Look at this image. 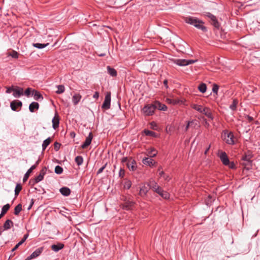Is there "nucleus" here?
Returning <instances> with one entry per match:
<instances>
[{"instance_id": "nucleus-1", "label": "nucleus", "mask_w": 260, "mask_h": 260, "mask_svg": "<svg viewBox=\"0 0 260 260\" xmlns=\"http://www.w3.org/2000/svg\"><path fill=\"white\" fill-rule=\"evenodd\" d=\"M184 21L190 25H192L202 31H206V27L204 25V22L201 20L192 16H187L184 18Z\"/></svg>"}, {"instance_id": "nucleus-2", "label": "nucleus", "mask_w": 260, "mask_h": 260, "mask_svg": "<svg viewBox=\"0 0 260 260\" xmlns=\"http://www.w3.org/2000/svg\"><path fill=\"white\" fill-rule=\"evenodd\" d=\"M156 110V106L154 104H148L144 106L142 109L143 113L146 116L152 115Z\"/></svg>"}, {"instance_id": "nucleus-3", "label": "nucleus", "mask_w": 260, "mask_h": 260, "mask_svg": "<svg viewBox=\"0 0 260 260\" xmlns=\"http://www.w3.org/2000/svg\"><path fill=\"white\" fill-rule=\"evenodd\" d=\"M204 16L209 19V21L213 26L216 28H219L220 24L215 16L209 12L205 13Z\"/></svg>"}, {"instance_id": "nucleus-4", "label": "nucleus", "mask_w": 260, "mask_h": 260, "mask_svg": "<svg viewBox=\"0 0 260 260\" xmlns=\"http://www.w3.org/2000/svg\"><path fill=\"white\" fill-rule=\"evenodd\" d=\"M47 168L46 167H44L42 168V169L40 171L39 175L36 177L34 179L30 180L29 183H32V185H34L41 181H42L44 175L46 173Z\"/></svg>"}, {"instance_id": "nucleus-5", "label": "nucleus", "mask_w": 260, "mask_h": 260, "mask_svg": "<svg viewBox=\"0 0 260 260\" xmlns=\"http://www.w3.org/2000/svg\"><path fill=\"white\" fill-rule=\"evenodd\" d=\"M111 103V93L110 92H107L104 101L102 104V108L105 110H108L110 108Z\"/></svg>"}, {"instance_id": "nucleus-6", "label": "nucleus", "mask_w": 260, "mask_h": 260, "mask_svg": "<svg viewBox=\"0 0 260 260\" xmlns=\"http://www.w3.org/2000/svg\"><path fill=\"white\" fill-rule=\"evenodd\" d=\"M224 140L226 143L229 145L234 144V136L232 132L226 131L224 133Z\"/></svg>"}, {"instance_id": "nucleus-7", "label": "nucleus", "mask_w": 260, "mask_h": 260, "mask_svg": "<svg viewBox=\"0 0 260 260\" xmlns=\"http://www.w3.org/2000/svg\"><path fill=\"white\" fill-rule=\"evenodd\" d=\"M174 63L180 66H185L194 63L195 60H186L183 59H177L174 60Z\"/></svg>"}, {"instance_id": "nucleus-8", "label": "nucleus", "mask_w": 260, "mask_h": 260, "mask_svg": "<svg viewBox=\"0 0 260 260\" xmlns=\"http://www.w3.org/2000/svg\"><path fill=\"white\" fill-rule=\"evenodd\" d=\"M44 248L43 247L37 248L25 260H31L39 256L43 252Z\"/></svg>"}, {"instance_id": "nucleus-9", "label": "nucleus", "mask_w": 260, "mask_h": 260, "mask_svg": "<svg viewBox=\"0 0 260 260\" xmlns=\"http://www.w3.org/2000/svg\"><path fill=\"white\" fill-rule=\"evenodd\" d=\"M22 106V103L18 100H14L10 103V107L13 111H17V108H21Z\"/></svg>"}, {"instance_id": "nucleus-10", "label": "nucleus", "mask_w": 260, "mask_h": 260, "mask_svg": "<svg viewBox=\"0 0 260 260\" xmlns=\"http://www.w3.org/2000/svg\"><path fill=\"white\" fill-rule=\"evenodd\" d=\"M218 156L224 165L227 166L229 164V159L225 152L219 153Z\"/></svg>"}, {"instance_id": "nucleus-11", "label": "nucleus", "mask_w": 260, "mask_h": 260, "mask_svg": "<svg viewBox=\"0 0 260 260\" xmlns=\"http://www.w3.org/2000/svg\"><path fill=\"white\" fill-rule=\"evenodd\" d=\"M126 166L128 169L132 171L136 170L137 168L136 162L134 159H132V158H129L128 162H127Z\"/></svg>"}, {"instance_id": "nucleus-12", "label": "nucleus", "mask_w": 260, "mask_h": 260, "mask_svg": "<svg viewBox=\"0 0 260 260\" xmlns=\"http://www.w3.org/2000/svg\"><path fill=\"white\" fill-rule=\"evenodd\" d=\"M92 138H93V136H92V133L90 132L89 134L88 137H86L85 142L82 145V146H81L82 148L85 149V148H87L91 144Z\"/></svg>"}, {"instance_id": "nucleus-13", "label": "nucleus", "mask_w": 260, "mask_h": 260, "mask_svg": "<svg viewBox=\"0 0 260 260\" xmlns=\"http://www.w3.org/2000/svg\"><path fill=\"white\" fill-rule=\"evenodd\" d=\"M201 113L204 114L208 118L212 120L213 119V116L212 114L211 110L208 107H204Z\"/></svg>"}, {"instance_id": "nucleus-14", "label": "nucleus", "mask_w": 260, "mask_h": 260, "mask_svg": "<svg viewBox=\"0 0 260 260\" xmlns=\"http://www.w3.org/2000/svg\"><path fill=\"white\" fill-rule=\"evenodd\" d=\"M52 127L54 129H56L59 126V118L57 113H55L54 117L53 118L52 120Z\"/></svg>"}, {"instance_id": "nucleus-15", "label": "nucleus", "mask_w": 260, "mask_h": 260, "mask_svg": "<svg viewBox=\"0 0 260 260\" xmlns=\"http://www.w3.org/2000/svg\"><path fill=\"white\" fill-rule=\"evenodd\" d=\"M142 162L144 165L150 167L153 166L156 164V162L151 157H145L143 158Z\"/></svg>"}, {"instance_id": "nucleus-16", "label": "nucleus", "mask_w": 260, "mask_h": 260, "mask_svg": "<svg viewBox=\"0 0 260 260\" xmlns=\"http://www.w3.org/2000/svg\"><path fill=\"white\" fill-rule=\"evenodd\" d=\"M13 96L15 98H19L23 94V90L22 88L16 87L13 89Z\"/></svg>"}, {"instance_id": "nucleus-17", "label": "nucleus", "mask_w": 260, "mask_h": 260, "mask_svg": "<svg viewBox=\"0 0 260 260\" xmlns=\"http://www.w3.org/2000/svg\"><path fill=\"white\" fill-rule=\"evenodd\" d=\"M39 108V104L37 102H33L29 106V110L31 112H34Z\"/></svg>"}, {"instance_id": "nucleus-18", "label": "nucleus", "mask_w": 260, "mask_h": 260, "mask_svg": "<svg viewBox=\"0 0 260 260\" xmlns=\"http://www.w3.org/2000/svg\"><path fill=\"white\" fill-rule=\"evenodd\" d=\"M64 247V244L61 243H58L57 244L52 245L51 246V249L57 252L59 250L62 249Z\"/></svg>"}, {"instance_id": "nucleus-19", "label": "nucleus", "mask_w": 260, "mask_h": 260, "mask_svg": "<svg viewBox=\"0 0 260 260\" xmlns=\"http://www.w3.org/2000/svg\"><path fill=\"white\" fill-rule=\"evenodd\" d=\"M13 226V222L10 219H8L4 223L3 231L8 230L10 229Z\"/></svg>"}, {"instance_id": "nucleus-20", "label": "nucleus", "mask_w": 260, "mask_h": 260, "mask_svg": "<svg viewBox=\"0 0 260 260\" xmlns=\"http://www.w3.org/2000/svg\"><path fill=\"white\" fill-rule=\"evenodd\" d=\"M149 188L145 185L143 186L140 188L139 191V194L141 197H143L146 196L147 192H148Z\"/></svg>"}, {"instance_id": "nucleus-21", "label": "nucleus", "mask_w": 260, "mask_h": 260, "mask_svg": "<svg viewBox=\"0 0 260 260\" xmlns=\"http://www.w3.org/2000/svg\"><path fill=\"white\" fill-rule=\"evenodd\" d=\"M59 190L60 193L66 197H68L71 194V190L67 187H61Z\"/></svg>"}, {"instance_id": "nucleus-22", "label": "nucleus", "mask_w": 260, "mask_h": 260, "mask_svg": "<svg viewBox=\"0 0 260 260\" xmlns=\"http://www.w3.org/2000/svg\"><path fill=\"white\" fill-rule=\"evenodd\" d=\"M32 94L34 95V99L36 101H42L43 100L42 95L37 90H33Z\"/></svg>"}, {"instance_id": "nucleus-23", "label": "nucleus", "mask_w": 260, "mask_h": 260, "mask_svg": "<svg viewBox=\"0 0 260 260\" xmlns=\"http://www.w3.org/2000/svg\"><path fill=\"white\" fill-rule=\"evenodd\" d=\"M155 106H156V109L158 108L160 110L162 111H167V107L166 105L160 103L159 102H156L154 103Z\"/></svg>"}, {"instance_id": "nucleus-24", "label": "nucleus", "mask_w": 260, "mask_h": 260, "mask_svg": "<svg viewBox=\"0 0 260 260\" xmlns=\"http://www.w3.org/2000/svg\"><path fill=\"white\" fill-rule=\"evenodd\" d=\"M82 96L79 93H76L72 98V101L74 105H76L80 102Z\"/></svg>"}, {"instance_id": "nucleus-25", "label": "nucleus", "mask_w": 260, "mask_h": 260, "mask_svg": "<svg viewBox=\"0 0 260 260\" xmlns=\"http://www.w3.org/2000/svg\"><path fill=\"white\" fill-rule=\"evenodd\" d=\"M36 169V167L35 166H32L26 172V173L25 174L23 178V181L25 182L28 178L30 174L32 172V171Z\"/></svg>"}, {"instance_id": "nucleus-26", "label": "nucleus", "mask_w": 260, "mask_h": 260, "mask_svg": "<svg viewBox=\"0 0 260 260\" xmlns=\"http://www.w3.org/2000/svg\"><path fill=\"white\" fill-rule=\"evenodd\" d=\"M148 186H149V189H152L153 191H154V190H156L157 187H159L157 182L153 180L149 181Z\"/></svg>"}, {"instance_id": "nucleus-27", "label": "nucleus", "mask_w": 260, "mask_h": 260, "mask_svg": "<svg viewBox=\"0 0 260 260\" xmlns=\"http://www.w3.org/2000/svg\"><path fill=\"white\" fill-rule=\"evenodd\" d=\"M107 72L108 74L112 77H116L117 76V71L110 66H107Z\"/></svg>"}, {"instance_id": "nucleus-28", "label": "nucleus", "mask_w": 260, "mask_h": 260, "mask_svg": "<svg viewBox=\"0 0 260 260\" xmlns=\"http://www.w3.org/2000/svg\"><path fill=\"white\" fill-rule=\"evenodd\" d=\"M191 107L196 110V111H198L199 112L201 113L202 111V110L204 107L202 106V105L192 104L191 105Z\"/></svg>"}, {"instance_id": "nucleus-29", "label": "nucleus", "mask_w": 260, "mask_h": 260, "mask_svg": "<svg viewBox=\"0 0 260 260\" xmlns=\"http://www.w3.org/2000/svg\"><path fill=\"white\" fill-rule=\"evenodd\" d=\"M238 104V100L237 99H234L233 100L232 104L230 106V108L233 111H236L237 110V106Z\"/></svg>"}, {"instance_id": "nucleus-30", "label": "nucleus", "mask_w": 260, "mask_h": 260, "mask_svg": "<svg viewBox=\"0 0 260 260\" xmlns=\"http://www.w3.org/2000/svg\"><path fill=\"white\" fill-rule=\"evenodd\" d=\"M51 143V139L50 138H48L46 140L43 141L42 144V149L43 150H45L47 147Z\"/></svg>"}, {"instance_id": "nucleus-31", "label": "nucleus", "mask_w": 260, "mask_h": 260, "mask_svg": "<svg viewBox=\"0 0 260 260\" xmlns=\"http://www.w3.org/2000/svg\"><path fill=\"white\" fill-rule=\"evenodd\" d=\"M193 124L197 125V121L195 120H193L191 121H189L187 122V123L185 127L184 131L185 132H187L189 127V126H192Z\"/></svg>"}, {"instance_id": "nucleus-32", "label": "nucleus", "mask_w": 260, "mask_h": 260, "mask_svg": "<svg viewBox=\"0 0 260 260\" xmlns=\"http://www.w3.org/2000/svg\"><path fill=\"white\" fill-rule=\"evenodd\" d=\"M22 210V205L21 204L17 205L14 208V214L15 215H18Z\"/></svg>"}, {"instance_id": "nucleus-33", "label": "nucleus", "mask_w": 260, "mask_h": 260, "mask_svg": "<svg viewBox=\"0 0 260 260\" xmlns=\"http://www.w3.org/2000/svg\"><path fill=\"white\" fill-rule=\"evenodd\" d=\"M144 133L146 136H151L153 137H156V134L155 132L148 129H145L144 131Z\"/></svg>"}, {"instance_id": "nucleus-34", "label": "nucleus", "mask_w": 260, "mask_h": 260, "mask_svg": "<svg viewBox=\"0 0 260 260\" xmlns=\"http://www.w3.org/2000/svg\"><path fill=\"white\" fill-rule=\"evenodd\" d=\"M198 89L202 93H205L207 89V86L205 83H201L198 86Z\"/></svg>"}, {"instance_id": "nucleus-35", "label": "nucleus", "mask_w": 260, "mask_h": 260, "mask_svg": "<svg viewBox=\"0 0 260 260\" xmlns=\"http://www.w3.org/2000/svg\"><path fill=\"white\" fill-rule=\"evenodd\" d=\"M159 175L160 177H163L164 179L167 181H169L171 179V177L169 175L165 174L164 171H160L159 173Z\"/></svg>"}, {"instance_id": "nucleus-36", "label": "nucleus", "mask_w": 260, "mask_h": 260, "mask_svg": "<svg viewBox=\"0 0 260 260\" xmlns=\"http://www.w3.org/2000/svg\"><path fill=\"white\" fill-rule=\"evenodd\" d=\"M49 44H41V43H33L32 46L34 47L37 48L38 49H42L46 47Z\"/></svg>"}, {"instance_id": "nucleus-37", "label": "nucleus", "mask_w": 260, "mask_h": 260, "mask_svg": "<svg viewBox=\"0 0 260 260\" xmlns=\"http://www.w3.org/2000/svg\"><path fill=\"white\" fill-rule=\"evenodd\" d=\"M157 152L154 148H151L150 150L148 151V155L150 157H153L155 156Z\"/></svg>"}, {"instance_id": "nucleus-38", "label": "nucleus", "mask_w": 260, "mask_h": 260, "mask_svg": "<svg viewBox=\"0 0 260 260\" xmlns=\"http://www.w3.org/2000/svg\"><path fill=\"white\" fill-rule=\"evenodd\" d=\"M75 161L76 163L78 165V166H80L82 164L83 161V159L82 156H77L76 157L75 159Z\"/></svg>"}, {"instance_id": "nucleus-39", "label": "nucleus", "mask_w": 260, "mask_h": 260, "mask_svg": "<svg viewBox=\"0 0 260 260\" xmlns=\"http://www.w3.org/2000/svg\"><path fill=\"white\" fill-rule=\"evenodd\" d=\"M57 88L58 89V90L56 91V93L57 94H61L64 91L65 88L64 86L62 85H57Z\"/></svg>"}, {"instance_id": "nucleus-40", "label": "nucleus", "mask_w": 260, "mask_h": 260, "mask_svg": "<svg viewBox=\"0 0 260 260\" xmlns=\"http://www.w3.org/2000/svg\"><path fill=\"white\" fill-rule=\"evenodd\" d=\"M22 189V186L20 184H17L15 189V195L17 196Z\"/></svg>"}, {"instance_id": "nucleus-41", "label": "nucleus", "mask_w": 260, "mask_h": 260, "mask_svg": "<svg viewBox=\"0 0 260 260\" xmlns=\"http://www.w3.org/2000/svg\"><path fill=\"white\" fill-rule=\"evenodd\" d=\"M168 103L172 104V105H176L179 103V101L178 100L176 99H167L166 100Z\"/></svg>"}, {"instance_id": "nucleus-42", "label": "nucleus", "mask_w": 260, "mask_h": 260, "mask_svg": "<svg viewBox=\"0 0 260 260\" xmlns=\"http://www.w3.org/2000/svg\"><path fill=\"white\" fill-rule=\"evenodd\" d=\"M159 195L165 199H169L170 197L169 193L164 190H162V192Z\"/></svg>"}, {"instance_id": "nucleus-43", "label": "nucleus", "mask_w": 260, "mask_h": 260, "mask_svg": "<svg viewBox=\"0 0 260 260\" xmlns=\"http://www.w3.org/2000/svg\"><path fill=\"white\" fill-rule=\"evenodd\" d=\"M54 171L57 174H61L63 172V169L59 166H56L55 168Z\"/></svg>"}, {"instance_id": "nucleus-44", "label": "nucleus", "mask_w": 260, "mask_h": 260, "mask_svg": "<svg viewBox=\"0 0 260 260\" xmlns=\"http://www.w3.org/2000/svg\"><path fill=\"white\" fill-rule=\"evenodd\" d=\"M10 208V205L9 204H7L6 205H4L2 209V212L4 213L5 214H6L8 211L9 210Z\"/></svg>"}, {"instance_id": "nucleus-45", "label": "nucleus", "mask_w": 260, "mask_h": 260, "mask_svg": "<svg viewBox=\"0 0 260 260\" xmlns=\"http://www.w3.org/2000/svg\"><path fill=\"white\" fill-rule=\"evenodd\" d=\"M10 55L14 58H17L18 57V53L15 51H13L11 53H10Z\"/></svg>"}, {"instance_id": "nucleus-46", "label": "nucleus", "mask_w": 260, "mask_h": 260, "mask_svg": "<svg viewBox=\"0 0 260 260\" xmlns=\"http://www.w3.org/2000/svg\"><path fill=\"white\" fill-rule=\"evenodd\" d=\"M133 205V203H132V202L127 203L124 206V209H125V210H129Z\"/></svg>"}, {"instance_id": "nucleus-47", "label": "nucleus", "mask_w": 260, "mask_h": 260, "mask_svg": "<svg viewBox=\"0 0 260 260\" xmlns=\"http://www.w3.org/2000/svg\"><path fill=\"white\" fill-rule=\"evenodd\" d=\"M124 170L123 169H120V170L119 171V176L123 178L124 176Z\"/></svg>"}, {"instance_id": "nucleus-48", "label": "nucleus", "mask_w": 260, "mask_h": 260, "mask_svg": "<svg viewBox=\"0 0 260 260\" xmlns=\"http://www.w3.org/2000/svg\"><path fill=\"white\" fill-rule=\"evenodd\" d=\"M107 166V164H106L105 165H104L102 167H101L97 172V175H99L101 174L104 170L105 169L106 167Z\"/></svg>"}, {"instance_id": "nucleus-49", "label": "nucleus", "mask_w": 260, "mask_h": 260, "mask_svg": "<svg viewBox=\"0 0 260 260\" xmlns=\"http://www.w3.org/2000/svg\"><path fill=\"white\" fill-rule=\"evenodd\" d=\"M54 149L55 151H58L60 148V144L57 142H55L54 144Z\"/></svg>"}, {"instance_id": "nucleus-50", "label": "nucleus", "mask_w": 260, "mask_h": 260, "mask_svg": "<svg viewBox=\"0 0 260 260\" xmlns=\"http://www.w3.org/2000/svg\"><path fill=\"white\" fill-rule=\"evenodd\" d=\"M227 166H229L230 168L232 169L236 168L234 162H230L229 161V164Z\"/></svg>"}, {"instance_id": "nucleus-51", "label": "nucleus", "mask_w": 260, "mask_h": 260, "mask_svg": "<svg viewBox=\"0 0 260 260\" xmlns=\"http://www.w3.org/2000/svg\"><path fill=\"white\" fill-rule=\"evenodd\" d=\"M30 92H31V89L29 88H27L25 92H24V94L27 96H28L30 94Z\"/></svg>"}, {"instance_id": "nucleus-52", "label": "nucleus", "mask_w": 260, "mask_h": 260, "mask_svg": "<svg viewBox=\"0 0 260 260\" xmlns=\"http://www.w3.org/2000/svg\"><path fill=\"white\" fill-rule=\"evenodd\" d=\"M21 245H22V242H18L15 247L12 249V251L13 252L15 251Z\"/></svg>"}, {"instance_id": "nucleus-53", "label": "nucleus", "mask_w": 260, "mask_h": 260, "mask_svg": "<svg viewBox=\"0 0 260 260\" xmlns=\"http://www.w3.org/2000/svg\"><path fill=\"white\" fill-rule=\"evenodd\" d=\"M218 90V86L217 85H214L212 88V91L214 93H217Z\"/></svg>"}, {"instance_id": "nucleus-54", "label": "nucleus", "mask_w": 260, "mask_h": 260, "mask_svg": "<svg viewBox=\"0 0 260 260\" xmlns=\"http://www.w3.org/2000/svg\"><path fill=\"white\" fill-rule=\"evenodd\" d=\"M163 189L159 186L158 187H157L156 190H154V192H156L157 193H158V194H159L161 192H162V190Z\"/></svg>"}, {"instance_id": "nucleus-55", "label": "nucleus", "mask_w": 260, "mask_h": 260, "mask_svg": "<svg viewBox=\"0 0 260 260\" xmlns=\"http://www.w3.org/2000/svg\"><path fill=\"white\" fill-rule=\"evenodd\" d=\"M129 159V158H128L126 157H124L122 158V159L121 160V162L123 164H125V165H126L127 162H128Z\"/></svg>"}, {"instance_id": "nucleus-56", "label": "nucleus", "mask_w": 260, "mask_h": 260, "mask_svg": "<svg viewBox=\"0 0 260 260\" xmlns=\"http://www.w3.org/2000/svg\"><path fill=\"white\" fill-rule=\"evenodd\" d=\"M28 234H25L23 236V238H22V239L20 241V242H22V244L25 241V240L27 239V238H28Z\"/></svg>"}, {"instance_id": "nucleus-57", "label": "nucleus", "mask_w": 260, "mask_h": 260, "mask_svg": "<svg viewBox=\"0 0 260 260\" xmlns=\"http://www.w3.org/2000/svg\"><path fill=\"white\" fill-rule=\"evenodd\" d=\"M99 97V93L98 91L95 92L93 95V98L95 99H98Z\"/></svg>"}, {"instance_id": "nucleus-58", "label": "nucleus", "mask_w": 260, "mask_h": 260, "mask_svg": "<svg viewBox=\"0 0 260 260\" xmlns=\"http://www.w3.org/2000/svg\"><path fill=\"white\" fill-rule=\"evenodd\" d=\"M14 88L13 87H10L7 88L6 92L8 93H10L12 91H13Z\"/></svg>"}, {"instance_id": "nucleus-59", "label": "nucleus", "mask_w": 260, "mask_h": 260, "mask_svg": "<svg viewBox=\"0 0 260 260\" xmlns=\"http://www.w3.org/2000/svg\"><path fill=\"white\" fill-rule=\"evenodd\" d=\"M125 186L127 187V188H129L131 186V183L130 181H127L125 183Z\"/></svg>"}, {"instance_id": "nucleus-60", "label": "nucleus", "mask_w": 260, "mask_h": 260, "mask_svg": "<svg viewBox=\"0 0 260 260\" xmlns=\"http://www.w3.org/2000/svg\"><path fill=\"white\" fill-rule=\"evenodd\" d=\"M243 159L244 160H246L247 161H250V157L248 156L245 155L243 157Z\"/></svg>"}, {"instance_id": "nucleus-61", "label": "nucleus", "mask_w": 260, "mask_h": 260, "mask_svg": "<svg viewBox=\"0 0 260 260\" xmlns=\"http://www.w3.org/2000/svg\"><path fill=\"white\" fill-rule=\"evenodd\" d=\"M34 203V200L31 199L30 204L27 208L28 210H30L31 208Z\"/></svg>"}, {"instance_id": "nucleus-62", "label": "nucleus", "mask_w": 260, "mask_h": 260, "mask_svg": "<svg viewBox=\"0 0 260 260\" xmlns=\"http://www.w3.org/2000/svg\"><path fill=\"white\" fill-rule=\"evenodd\" d=\"M247 120H248L249 122H251L253 120V117L248 115L247 116Z\"/></svg>"}, {"instance_id": "nucleus-63", "label": "nucleus", "mask_w": 260, "mask_h": 260, "mask_svg": "<svg viewBox=\"0 0 260 260\" xmlns=\"http://www.w3.org/2000/svg\"><path fill=\"white\" fill-rule=\"evenodd\" d=\"M210 147H211V146H210V145H209V146L207 148V149L205 150V152H204V154H205V155H206V154H207V153H208V152L209 150V149H210Z\"/></svg>"}, {"instance_id": "nucleus-64", "label": "nucleus", "mask_w": 260, "mask_h": 260, "mask_svg": "<svg viewBox=\"0 0 260 260\" xmlns=\"http://www.w3.org/2000/svg\"><path fill=\"white\" fill-rule=\"evenodd\" d=\"M204 121H205V126L207 127H209V123L208 122V121H207V120L206 119L204 120Z\"/></svg>"}]
</instances>
